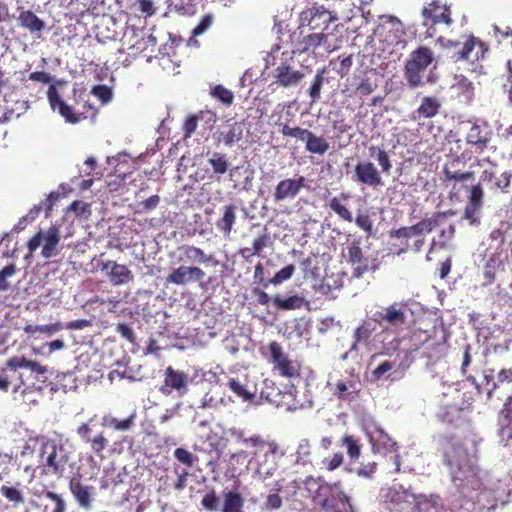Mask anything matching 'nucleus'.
Instances as JSON below:
<instances>
[{
	"instance_id": "nucleus-60",
	"label": "nucleus",
	"mask_w": 512,
	"mask_h": 512,
	"mask_svg": "<svg viewBox=\"0 0 512 512\" xmlns=\"http://www.w3.org/2000/svg\"><path fill=\"white\" fill-rule=\"evenodd\" d=\"M92 94L96 96L102 103H108L112 100L113 93L111 88L105 85H96L92 88Z\"/></svg>"
},
{
	"instance_id": "nucleus-26",
	"label": "nucleus",
	"mask_w": 512,
	"mask_h": 512,
	"mask_svg": "<svg viewBox=\"0 0 512 512\" xmlns=\"http://www.w3.org/2000/svg\"><path fill=\"white\" fill-rule=\"evenodd\" d=\"M307 489L313 493L314 501H316L322 508L330 506L328 495L331 493V486L324 482L323 479L309 478L306 481Z\"/></svg>"
},
{
	"instance_id": "nucleus-34",
	"label": "nucleus",
	"mask_w": 512,
	"mask_h": 512,
	"mask_svg": "<svg viewBox=\"0 0 512 512\" xmlns=\"http://www.w3.org/2000/svg\"><path fill=\"white\" fill-rule=\"evenodd\" d=\"M512 174L509 172H503L499 176L493 171L484 170L481 174V181L491 182L494 180L492 189L499 190L503 193L507 192L508 187L510 186Z\"/></svg>"
},
{
	"instance_id": "nucleus-41",
	"label": "nucleus",
	"mask_w": 512,
	"mask_h": 512,
	"mask_svg": "<svg viewBox=\"0 0 512 512\" xmlns=\"http://www.w3.org/2000/svg\"><path fill=\"white\" fill-rule=\"evenodd\" d=\"M134 420V414L122 420H119L111 416H105L103 418L102 424L106 429L125 432L132 428V426L134 425Z\"/></svg>"
},
{
	"instance_id": "nucleus-16",
	"label": "nucleus",
	"mask_w": 512,
	"mask_h": 512,
	"mask_svg": "<svg viewBox=\"0 0 512 512\" xmlns=\"http://www.w3.org/2000/svg\"><path fill=\"white\" fill-rule=\"evenodd\" d=\"M205 272L198 266L181 265L175 268L166 277L167 284L186 285L190 282H201Z\"/></svg>"
},
{
	"instance_id": "nucleus-51",
	"label": "nucleus",
	"mask_w": 512,
	"mask_h": 512,
	"mask_svg": "<svg viewBox=\"0 0 512 512\" xmlns=\"http://www.w3.org/2000/svg\"><path fill=\"white\" fill-rule=\"evenodd\" d=\"M455 234V226L453 224H450L447 229L441 230L439 234L440 240L436 242L435 240L432 241V245L429 249V252L427 254V259L429 260V254L432 252L435 246H439V248L444 249L447 247L448 242L454 237Z\"/></svg>"
},
{
	"instance_id": "nucleus-49",
	"label": "nucleus",
	"mask_w": 512,
	"mask_h": 512,
	"mask_svg": "<svg viewBox=\"0 0 512 512\" xmlns=\"http://www.w3.org/2000/svg\"><path fill=\"white\" fill-rule=\"evenodd\" d=\"M0 493L5 499L12 502L15 506L23 504L25 501L21 490L13 486L2 485Z\"/></svg>"
},
{
	"instance_id": "nucleus-43",
	"label": "nucleus",
	"mask_w": 512,
	"mask_h": 512,
	"mask_svg": "<svg viewBox=\"0 0 512 512\" xmlns=\"http://www.w3.org/2000/svg\"><path fill=\"white\" fill-rule=\"evenodd\" d=\"M207 161L217 175H223L229 170L230 164L225 154L213 152Z\"/></svg>"
},
{
	"instance_id": "nucleus-37",
	"label": "nucleus",
	"mask_w": 512,
	"mask_h": 512,
	"mask_svg": "<svg viewBox=\"0 0 512 512\" xmlns=\"http://www.w3.org/2000/svg\"><path fill=\"white\" fill-rule=\"evenodd\" d=\"M358 393L359 389L352 380H349L348 382L340 380L335 384L334 395L341 400L351 401L358 397Z\"/></svg>"
},
{
	"instance_id": "nucleus-33",
	"label": "nucleus",
	"mask_w": 512,
	"mask_h": 512,
	"mask_svg": "<svg viewBox=\"0 0 512 512\" xmlns=\"http://www.w3.org/2000/svg\"><path fill=\"white\" fill-rule=\"evenodd\" d=\"M43 496L50 501V504L44 505L42 512H68V502L62 494L45 490Z\"/></svg>"
},
{
	"instance_id": "nucleus-40",
	"label": "nucleus",
	"mask_w": 512,
	"mask_h": 512,
	"mask_svg": "<svg viewBox=\"0 0 512 512\" xmlns=\"http://www.w3.org/2000/svg\"><path fill=\"white\" fill-rule=\"evenodd\" d=\"M327 38L328 35L324 34L323 32L309 34L308 36L304 37L302 41H300L298 45V51L301 53L314 51L317 47L324 43Z\"/></svg>"
},
{
	"instance_id": "nucleus-12",
	"label": "nucleus",
	"mask_w": 512,
	"mask_h": 512,
	"mask_svg": "<svg viewBox=\"0 0 512 512\" xmlns=\"http://www.w3.org/2000/svg\"><path fill=\"white\" fill-rule=\"evenodd\" d=\"M484 205V190L481 183L472 185L469 191L467 203L464 208L463 218L471 225L480 223V213Z\"/></svg>"
},
{
	"instance_id": "nucleus-46",
	"label": "nucleus",
	"mask_w": 512,
	"mask_h": 512,
	"mask_svg": "<svg viewBox=\"0 0 512 512\" xmlns=\"http://www.w3.org/2000/svg\"><path fill=\"white\" fill-rule=\"evenodd\" d=\"M325 69L317 70L312 83L308 89L309 96L311 97L312 103L317 102L320 99L321 89L324 83Z\"/></svg>"
},
{
	"instance_id": "nucleus-57",
	"label": "nucleus",
	"mask_w": 512,
	"mask_h": 512,
	"mask_svg": "<svg viewBox=\"0 0 512 512\" xmlns=\"http://www.w3.org/2000/svg\"><path fill=\"white\" fill-rule=\"evenodd\" d=\"M213 22L214 16L212 14L204 15L192 30V36L197 37L204 34L212 26Z\"/></svg>"
},
{
	"instance_id": "nucleus-9",
	"label": "nucleus",
	"mask_w": 512,
	"mask_h": 512,
	"mask_svg": "<svg viewBox=\"0 0 512 512\" xmlns=\"http://www.w3.org/2000/svg\"><path fill=\"white\" fill-rule=\"evenodd\" d=\"M305 187L306 179L304 176L296 175L293 178H284L276 184L273 190V200L275 203L293 200Z\"/></svg>"
},
{
	"instance_id": "nucleus-25",
	"label": "nucleus",
	"mask_w": 512,
	"mask_h": 512,
	"mask_svg": "<svg viewBox=\"0 0 512 512\" xmlns=\"http://www.w3.org/2000/svg\"><path fill=\"white\" fill-rule=\"evenodd\" d=\"M377 325L378 323L374 320V316L363 320L354 331L350 350H357L359 344L368 345L372 334L376 331Z\"/></svg>"
},
{
	"instance_id": "nucleus-31",
	"label": "nucleus",
	"mask_w": 512,
	"mask_h": 512,
	"mask_svg": "<svg viewBox=\"0 0 512 512\" xmlns=\"http://www.w3.org/2000/svg\"><path fill=\"white\" fill-rule=\"evenodd\" d=\"M78 434L86 444L92 448H104L107 445V439L102 433H96L90 423H84L78 428Z\"/></svg>"
},
{
	"instance_id": "nucleus-52",
	"label": "nucleus",
	"mask_w": 512,
	"mask_h": 512,
	"mask_svg": "<svg viewBox=\"0 0 512 512\" xmlns=\"http://www.w3.org/2000/svg\"><path fill=\"white\" fill-rule=\"evenodd\" d=\"M201 506L211 512L218 511L219 509V497L214 488H210L201 499Z\"/></svg>"
},
{
	"instance_id": "nucleus-48",
	"label": "nucleus",
	"mask_w": 512,
	"mask_h": 512,
	"mask_svg": "<svg viewBox=\"0 0 512 512\" xmlns=\"http://www.w3.org/2000/svg\"><path fill=\"white\" fill-rule=\"evenodd\" d=\"M269 241V235L267 233H264L257 237L253 242V248H242L240 250V254L244 257H249L252 255H260L262 250L267 246V243Z\"/></svg>"
},
{
	"instance_id": "nucleus-53",
	"label": "nucleus",
	"mask_w": 512,
	"mask_h": 512,
	"mask_svg": "<svg viewBox=\"0 0 512 512\" xmlns=\"http://www.w3.org/2000/svg\"><path fill=\"white\" fill-rule=\"evenodd\" d=\"M294 272L295 266L293 264H289L280 269L271 279L268 280V283L279 285L289 280L293 276Z\"/></svg>"
},
{
	"instance_id": "nucleus-23",
	"label": "nucleus",
	"mask_w": 512,
	"mask_h": 512,
	"mask_svg": "<svg viewBox=\"0 0 512 512\" xmlns=\"http://www.w3.org/2000/svg\"><path fill=\"white\" fill-rule=\"evenodd\" d=\"M244 136V123L235 121L231 124L224 126L216 135L217 143H223L227 147L242 140Z\"/></svg>"
},
{
	"instance_id": "nucleus-39",
	"label": "nucleus",
	"mask_w": 512,
	"mask_h": 512,
	"mask_svg": "<svg viewBox=\"0 0 512 512\" xmlns=\"http://www.w3.org/2000/svg\"><path fill=\"white\" fill-rule=\"evenodd\" d=\"M310 14L308 26L311 30H326L333 20L331 13L324 9H316L314 13L310 12Z\"/></svg>"
},
{
	"instance_id": "nucleus-2",
	"label": "nucleus",
	"mask_w": 512,
	"mask_h": 512,
	"mask_svg": "<svg viewBox=\"0 0 512 512\" xmlns=\"http://www.w3.org/2000/svg\"><path fill=\"white\" fill-rule=\"evenodd\" d=\"M385 498L390 504L391 512H442L432 499L426 497L416 499L401 487L389 488Z\"/></svg>"
},
{
	"instance_id": "nucleus-61",
	"label": "nucleus",
	"mask_w": 512,
	"mask_h": 512,
	"mask_svg": "<svg viewBox=\"0 0 512 512\" xmlns=\"http://www.w3.org/2000/svg\"><path fill=\"white\" fill-rule=\"evenodd\" d=\"M377 85L374 84L369 78H363L356 86V93L360 96H368L375 91Z\"/></svg>"
},
{
	"instance_id": "nucleus-62",
	"label": "nucleus",
	"mask_w": 512,
	"mask_h": 512,
	"mask_svg": "<svg viewBox=\"0 0 512 512\" xmlns=\"http://www.w3.org/2000/svg\"><path fill=\"white\" fill-rule=\"evenodd\" d=\"M16 273V266L14 264L6 265L0 271V291H5L9 288L7 278L13 276Z\"/></svg>"
},
{
	"instance_id": "nucleus-27",
	"label": "nucleus",
	"mask_w": 512,
	"mask_h": 512,
	"mask_svg": "<svg viewBox=\"0 0 512 512\" xmlns=\"http://www.w3.org/2000/svg\"><path fill=\"white\" fill-rule=\"evenodd\" d=\"M237 439L245 446L256 448H278L279 443L271 435L250 434L246 435L243 431L235 433Z\"/></svg>"
},
{
	"instance_id": "nucleus-17",
	"label": "nucleus",
	"mask_w": 512,
	"mask_h": 512,
	"mask_svg": "<svg viewBox=\"0 0 512 512\" xmlns=\"http://www.w3.org/2000/svg\"><path fill=\"white\" fill-rule=\"evenodd\" d=\"M488 48L477 37L470 35L466 37V40L463 42V46L461 49L455 51L453 57L458 60H468L471 62L477 61L480 58H483Z\"/></svg>"
},
{
	"instance_id": "nucleus-38",
	"label": "nucleus",
	"mask_w": 512,
	"mask_h": 512,
	"mask_svg": "<svg viewBox=\"0 0 512 512\" xmlns=\"http://www.w3.org/2000/svg\"><path fill=\"white\" fill-rule=\"evenodd\" d=\"M368 152L370 157L375 158V160L378 162L379 166L381 167L380 172L390 174L392 169V162L389 154L385 151V149L380 146L371 145L368 148Z\"/></svg>"
},
{
	"instance_id": "nucleus-4",
	"label": "nucleus",
	"mask_w": 512,
	"mask_h": 512,
	"mask_svg": "<svg viewBox=\"0 0 512 512\" xmlns=\"http://www.w3.org/2000/svg\"><path fill=\"white\" fill-rule=\"evenodd\" d=\"M47 97L51 108L55 111L58 110L59 114L71 124H76L81 120L87 118H95L97 114L96 108L89 104L87 101L83 104L82 110H74L72 106L68 105L59 95L57 88L50 85L47 91Z\"/></svg>"
},
{
	"instance_id": "nucleus-50",
	"label": "nucleus",
	"mask_w": 512,
	"mask_h": 512,
	"mask_svg": "<svg viewBox=\"0 0 512 512\" xmlns=\"http://www.w3.org/2000/svg\"><path fill=\"white\" fill-rule=\"evenodd\" d=\"M211 95L227 107L231 106L234 101L233 92L220 84L211 89Z\"/></svg>"
},
{
	"instance_id": "nucleus-54",
	"label": "nucleus",
	"mask_w": 512,
	"mask_h": 512,
	"mask_svg": "<svg viewBox=\"0 0 512 512\" xmlns=\"http://www.w3.org/2000/svg\"><path fill=\"white\" fill-rule=\"evenodd\" d=\"M58 195L56 193H50L48 197L41 202L40 205H35L29 212L31 218H34L35 215H38L42 208L46 210V216H48L52 210L54 201L57 200Z\"/></svg>"
},
{
	"instance_id": "nucleus-29",
	"label": "nucleus",
	"mask_w": 512,
	"mask_h": 512,
	"mask_svg": "<svg viewBox=\"0 0 512 512\" xmlns=\"http://www.w3.org/2000/svg\"><path fill=\"white\" fill-rule=\"evenodd\" d=\"M17 21L20 27L33 35L39 36L46 27L45 22L31 10H20Z\"/></svg>"
},
{
	"instance_id": "nucleus-56",
	"label": "nucleus",
	"mask_w": 512,
	"mask_h": 512,
	"mask_svg": "<svg viewBox=\"0 0 512 512\" xmlns=\"http://www.w3.org/2000/svg\"><path fill=\"white\" fill-rule=\"evenodd\" d=\"M46 465L52 468L53 473L62 474L65 470V462L59 460L58 451L53 450L47 457Z\"/></svg>"
},
{
	"instance_id": "nucleus-3",
	"label": "nucleus",
	"mask_w": 512,
	"mask_h": 512,
	"mask_svg": "<svg viewBox=\"0 0 512 512\" xmlns=\"http://www.w3.org/2000/svg\"><path fill=\"white\" fill-rule=\"evenodd\" d=\"M445 217L444 213L436 212L431 217L423 218L412 226L400 227L391 232V237L397 240L399 250L397 254L406 253L410 251V239L414 236H422L432 232L440 223V220Z\"/></svg>"
},
{
	"instance_id": "nucleus-5",
	"label": "nucleus",
	"mask_w": 512,
	"mask_h": 512,
	"mask_svg": "<svg viewBox=\"0 0 512 512\" xmlns=\"http://www.w3.org/2000/svg\"><path fill=\"white\" fill-rule=\"evenodd\" d=\"M433 61V52L430 48L421 46L413 51L405 65V77L410 87L422 84V73Z\"/></svg>"
},
{
	"instance_id": "nucleus-6",
	"label": "nucleus",
	"mask_w": 512,
	"mask_h": 512,
	"mask_svg": "<svg viewBox=\"0 0 512 512\" xmlns=\"http://www.w3.org/2000/svg\"><path fill=\"white\" fill-rule=\"evenodd\" d=\"M269 362L273 370L284 378L294 379L300 376V365L289 358L280 343L273 341L268 345Z\"/></svg>"
},
{
	"instance_id": "nucleus-13",
	"label": "nucleus",
	"mask_w": 512,
	"mask_h": 512,
	"mask_svg": "<svg viewBox=\"0 0 512 512\" xmlns=\"http://www.w3.org/2000/svg\"><path fill=\"white\" fill-rule=\"evenodd\" d=\"M354 180L361 185L377 188L383 185L381 172L373 162L364 160L356 164L354 169Z\"/></svg>"
},
{
	"instance_id": "nucleus-44",
	"label": "nucleus",
	"mask_w": 512,
	"mask_h": 512,
	"mask_svg": "<svg viewBox=\"0 0 512 512\" xmlns=\"http://www.w3.org/2000/svg\"><path fill=\"white\" fill-rule=\"evenodd\" d=\"M306 150L313 154H324L329 149V143L320 136H316L311 132L306 141Z\"/></svg>"
},
{
	"instance_id": "nucleus-1",
	"label": "nucleus",
	"mask_w": 512,
	"mask_h": 512,
	"mask_svg": "<svg viewBox=\"0 0 512 512\" xmlns=\"http://www.w3.org/2000/svg\"><path fill=\"white\" fill-rule=\"evenodd\" d=\"M452 452L453 455L445 453L444 457L451 469L453 480L461 492L463 494H467L470 490L482 492L484 485L479 475V469L468 459L467 450H452Z\"/></svg>"
},
{
	"instance_id": "nucleus-20",
	"label": "nucleus",
	"mask_w": 512,
	"mask_h": 512,
	"mask_svg": "<svg viewBox=\"0 0 512 512\" xmlns=\"http://www.w3.org/2000/svg\"><path fill=\"white\" fill-rule=\"evenodd\" d=\"M98 267L101 271L110 270L108 276L113 285L120 286L131 282L134 279L132 271L123 264L113 260L100 261Z\"/></svg>"
},
{
	"instance_id": "nucleus-8",
	"label": "nucleus",
	"mask_w": 512,
	"mask_h": 512,
	"mask_svg": "<svg viewBox=\"0 0 512 512\" xmlns=\"http://www.w3.org/2000/svg\"><path fill=\"white\" fill-rule=\"evenodd\" d=\"M374 320L378 325L384 326L388 331H398L406 324V305L401 302H394L381 310L376 311Z\"/></svg>"
},
{
	"instance_id": "nucleus-63",
	"label": "nucleus",
	"mask_w": 512,
	"mask_h": 512,
	"mask_svg": "<svg viewBox=\"0 0 512 512\" xmlns=\"http://www.w3.org/2000/svg\"><path fill=\"white\" fill-rule=\"evenodd\" d=\"M393 367V362L389 360L383 361L372 371L373 379L376 381L382 379L388 372H390L393 369Z\"/></svg>"
},
{
	"instance_id": "nucleus-59",
	"label": "nucleus",
	"mask_w": 512,
	"mask_h": 512,
	"mask_svg": "<svg viewBox=\"0 0 512 512\" xmlns=\"http://www.w3.org/2000/svg\"><path fill=\"white\" fill-rule=\"evenodd\" d=\"M356 225L368 235L373 232V221L368 214L358 213L355 218Z\"/></svg>"
},
{
	"instance_id": "nucleus-21",
	"label": "nucleus",
	"mask_w": 512,
	"mask_h": 512,
	"mask_svg": "<svg viewBox=\"0 0 512 512\" xmlns=\"http://www.w3.org/2000/svg\"><path fill=\"white\" fill-rule=\"evenodd\" d=\"M347 262L352 266V276L361 278L369 271V261L363 254L359 241H353L348 247Z\"/></svg>"
},
{
	"instance_id": "nucleus-28",
	"label": "nucleus",
	"mask_w": 512,
	"mask_h": 512,
	"mask_svg": "<svg viewBox=\"0 0 512 512\" xmlns=\"http://www.w3.org/2000/svg\"><path fill=\"white\" fill-rule=\"evenodd\" d=\"M499 420L506 424L500 431L501 437L506 441L505 446L512 447V394L507 396L499 411Z\"/></svg>"
},
{
	"instance_id": "nucleus-24",
	"label": "nucleus",
	"mask_w": 512,
	"mask_h": 512,
	"mask_svg": "<svg viewBox=\"0 0 512 512\" xmlns=\"http://www.w3.org/2000/svg\"><path fill=\"white\" fill-rule=\"evenodd\" d=\"M441 108V103L436 97L426 96L422 99L420 106L409 115L411 121L418 122L422 119H429L436 116Z\"/></svg>"
},
{
	"instance_id": "nucleus-19",
	"label": "nucleus",
	"mask_w": 512,
	"mask_h": 512,
	"mask_svg": "<svg viewBox=\"0 0 512 512\" xmlns=\"http://www.w3.org/2000/svg\"><path fill=\"white\" fill-rule=\"evenodd\" d=\"M423 25L434 26L439 23L450 25L452 23L451 14L449 9L443 7L438 1L433 0L422 9Z\"/></svg>"
},
{
	"instance_id": "nucleus-42",
	"label": "nucleus",
	"mask_w": 512,
	"mask_h": 512,
	"mask_svg": "<svg viewBox=\"0 0 512 512\" xmlns=\"http://www.w3.org/2000/svg\"><path fill=\"white\" fill-rule=\"evenodd\" d=\"M273 303L278 310H295L300 309L304 304V298L298 295H293L285 299L279 295L273 297Z\"/></svg>"
},
{
	"instance_id": "nucleus-18",
	"label": "nucleus",
	"mask_w": 512,
	"mask_h": 512,
	"mask_svg": "<svg viewBox=\"0 0 512 512\" xmlns=\"http://www.w3.org/2000/svg\"><path fill=\"white\" fill-rule=\"evenodd\" d=\"M488 48L477 37L470 35L466 37V40L463 42V46L461 49L455 51L453 57L458 60H468L471 62L477 61L480 58H483Z\"/></svg>"
},
{
	"instance_id": "nucleus-47",
	"label": "nucleus",
	"mask_w": 512,
	"mask_h": 512,
	"mask_svg": "<svg viewBox=\"0 0 512 512\" xmlns=\"http://www.w3.org/2000/svg\"><path fill=\"white\" fill-rule=\"evenodd\" d=\"M227 387L239 398L244 401H250L254 398V394L250 393L247 386L241 383L238 379L230 378L227 382Z\"/></svg>"
},
{
	"instance_id": "nucleus-64",
	"label": "nucleus",
	"mask_w": 512,
	"mask_h": 512,
	"mask_svg": "<svg viewBox=\"0 0 512 512\" xmlns=\"http://www.w3.org/2000/svg\"><path fill=\"white\" fill-rule=\"evenodd\" d=\"M373 448H394L395 442L388 437L387 434H384L382 431L377 433L376 437H372Z\"/></svg>"
},
{
	"instance_id": "nucleus-32",
	"label": "nucleus",
	"mask_w": 512,
	"mask_h": 512,
	"mask_svg": "<svg viewBox=\"0 0 512 512\" xmlns=\"http://www.w3.org/2000/svg\"><path fill=\"white\" fill-rule=\"evenodd\" d=\"M182 254L185 259L192 263L205 264L208 262H212L214 265L218 264V261L215 257L210 254H206L202 249L192 245H183L180 247Z\"/></svg>"
},
{
	"instance_id": "nucleus-45",
	"label": "nucleus",
	"mask_w": 512,
	"mask_h": 512,
	"mask_svg": "<svg viewBox=\"0 0 512 512\" xmlns=\"http://www.w3.org/2000/svg\"><path fill=\"white\" fill-rule=\"evenodd\" d=\"M281 126V134L286 137H294L302 142L307 141V138L311 134V131L301 127H291L288 123H279Z\"/></svg>"
},
{
	"instance_id": "nucleus-35",
	"label": "nucleus",
	"mask_w": 512,
	"mask_h": 512,
	"mask_svg": "<svg viewBox=\"0 0 512 512\" xmlns=\"http://www.w3.org/2000/svg\"><path fill=\"white\" fill-rule=\"evenodd\" d=\"M349 198L346 194H341V197H332L329 200L330 209L343 221L351 223L353 221L352 212L346 206L343 201H347Z\"/></svg>"
},
{
	"instance_id": "nucleus-11",
	"label": "nucleus",
	"mask_w": 512,
	"mask_h": 512,
	"mask_svg": "<svg viewBox=\"0 0 512 512\" xmlns=\"http://www.w3.org/2000/svg\"><path fill=\"white\" fill-rule=\"evenodd\" d=\"M156 45L157 39L152 34H146L143 31H133L132 36L128 40V55L132 57L143 55L147 57V60H150L152 55H147L146 52L150 51V53H153Z\"/></svg>"
},
{
	"instance_id": "nucleus-55",
	"label": "nucleus",
	"mask_w": 512,
	"mask_h": 512,
	"mask_svg": "<svg viewBox=\"0 0 512 512\" xmlns=\"http://www.w3.org/2000/svg\"><path fill=\"white\" fill-rule=\"evenodd\" d=\"M135 11L140 12L145 17L155 14L156 7L153 0H136L133 4Z\"/></svg>"
},
{
	"instance_id": "nucleus-7",
	"label": "nucleus",
	"mask_w": 512,
	"mask_h": 512,
	"mask_svg": "<svg viewBox=\"0 0 512 512\" xmlns=\"http://www.w3.org/2000/svg\"><path fill=\"white\" fill-rule=\"evenodd\" d=\"M60 231L56 225H52L47 231H38L27 243L30 254L34 253L41 245V255L50 259L57 255V246L60 242Z\"/></svg>"
},
{
	"instance_id": "nucleus-22",
	"label": "nucleus",
	"mask_w": 512,
	"mask_h": 512,
	"mask_svg": "<svg viewBox=\"0 0 512 512\" xmlns=\"http://www.w3.org/2000/svg\"><path fill=\"white\" fill-rule=\"evenodd\" d=\"M492 135L487 125L474 124L466 135V142L475 147V152L481 153L488 148Z\"/></svg>"
},
{
	"instance_id": "nucleus-30",
	"label": "nucleus",
	"mask_w": 512,
	"mask_h": 512,
	"mask_svg": "<svg viewBox=\"0 0 512 512\" xmlns=\"http://www.w3.org/2000/svg\"><path fill=\"white\" fill-rule=\"evenodd\" d=\"M222 497L221 512H244L245 499L239 492L224 489Z\"/></svg>"
},
{
	"instance_id": "nucleus-14",
	"label": "nucleus",
	"mask_w": 512,
	"mask_h": 512,
	"mask_svg": "<svg viewBox=\"0 0 512 512\" xmlns=\"http://www.w3.org/2000/svg\"><path fill=\"white\" fill-rule=\"evenodd\" d=\"M68 488L80 508L84 510L92 508L94 487L84 484L81 475L72 476L69 480Z\"/></svg>"
},
{
	"instance_id": "nucleus-36",
	"label": "nucleus",
	"mask_w": 512,
	"mask_h": 512,
	"mask_svg": "<svg viewBox=\"0 0 512 512\" xmlns=\"http://www.w3.org/2000/svg\"><path fill=\"white\" fill-rule=\"evenodd\" d=\"M236 221V207L232 204L226 205L223 216L216 221V227L225 236H229Z\"/></svg>"
},
{
	"instance_id": "nucleus-15",
	"label": "nucleus",
	"mask_w": 512,
	"mask_h": 512,
	"mask_svg": "<svg viewBox=\"0 0 512 512\" xmlns=\"http://www.w3.org/2000/svg\"><path fill=\"white\" fill-rule=\"evenodd\" d=\"M304 77L305 74L301 70L295 69L286 62L279 64L273 70V83L283 88L297 86Z\"/></svg>"
},
{
	"instance_id": "nucleus-58",
	"label": "nucleus",
	"mask_w": 512,
	"mask_h": 512,
	"mask_svg": "<svg viewBox=\"0 0 512 512\" xmlns=\"http://www.w3.org/2000/svg\"><path fill=\"white\" fill-rule=\"evenodd\" d=\"M444 175H445L446 180H453V181H459V182L471 180L474 178V172H472V171H466V172L451 171L448 168L444 169Z\"/></svg>"
},
{
	"instance_id": "nucleus-10",
	"label": "nucleus",
	"mask_w": 512,
	"mask_h": 512,
	"mask_svg": "<svg viewBox=\"0 0 512 512\" xmlns=\"http://www.w3.org/2000/svg\"><path fill=\"white\" fill-rule=\"evenodd\" d=\"M188 390V376L185 372L168 366L164 371V380L159 391L164 395H170L177 391L178 395L186 394Z\"/></svg>"
}]
</instances>
